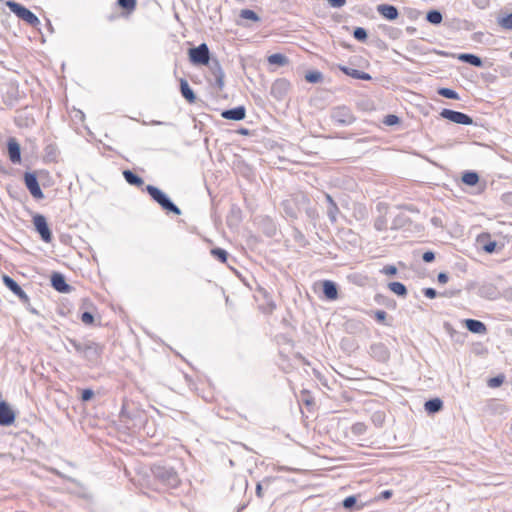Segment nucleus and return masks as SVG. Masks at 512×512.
I'll return each mask as SVG.
<instances>
[{"instance_id": "obj_1", "label": "nucleus", "mask_w": 512, "mask_h": 512, "mask_svg": "<svg viewBox=\"0 0 512 512\" xmlns=\"http://www.w3.org/2000/svg\"><path fill=\"white\" fill-rule=\"evenodd\" d=\"M145 191L167 213L181 215L182 212H181L180 208L161 189H159L158 187L153 186V185H147L145 187Z\"/></svg>"}, {"instance_id": "obj_2", "label": "nucleus", "mask_w": 512, "mask_h": 512, "mask_svg": "<svg viewBox=\"0 0 512 512\" xmlns=\"http://www.w3.org/2000/svg\"><path fill=\"white\" fill-rule=\"evenodd\" d=\"M152 473L158 481L170 488H176L180 484L178 473L172 467L155 465Z\"/></svg>"}, {"instance_id": "obj_3", "label": "nucleus", "mask_w": 512, "mask_h": 512, "mask_svg": "<svg viewBox=\"0 0 512 512\" xmlns=\"http://www.w3.org/2000/svg\"><path fill=\"white\" fill-rule=\"evenodd\" d=\"M6 6L13 14H15L19 19L26 22L30 26L36 27L40 24L39 18L22 4L13 0H8L6 2Z\"/></svg>"}, {"instance_id": "obj_4", "label": "nucleus", "mask_w": 512, "mask_h": 512, "mask_svg": "<svg viewBox=\"0 0 512 512\" xmlns=\"http://www.w3.org/2000/svg\"><path fill=\"white\" fill-rule=\"evenodd\" d=\"M188 55L190 62L195 66H205L212 58L206 43H201L197 47L190 48Z\"/></svg>"}, {"instance_id": "obj_5", "label": "nucleus", "mask_w": 512, "mask_h": 512, "mask_svg": "<svg viewBox=\"0 0 512 512\" xmlns=\"http://www.w3.org/2000/svg\"><path fill=\"white\" fill-rule=\"evenodd\" d=\"M331 119L340 126H349L356 120L351 109L346 106H338L332 109Z\"/></svg>"}, {"instance_id": "obj_6", "label": "nucleus", "mask_w": 512, "mask_h": 512, "mask_svg": "<svg viewBox=\"0 0 512 512\" xmlns=\"http://www.w3.org/2000/svg\"><path fill=\"white\" fill-rule=\"evenodd\" d=\"M32 222L36 232L40 235L41 239L46 243H50L52 241V232L49 228L45 216L42 214H35L33 216Z\"/></svg>"}, {"instance_id": "obj_7", "label": "nucleus", "mask_w": 512, "mask_h": 512, "mask_svg": "<svg viewBox=\"0 0 512 512\" xmlns=\"http://www.w3.org/2000/svg\"><path fill=\"white\" fill-rule=\"evenodd\" d=\"M103 347L91 340H86L83 357L92 365L99 363Z\"/></svg>"}, {"instance_id": "obj_8", "label": "nucleus", "mask_w": 512, "mask_h": 512, "mask_svg": "<svg viewBox=\"0 0 512 512\" xmlns=\"http://www.w3.org/2000/svg\"><path fill=\"white\" fill-rule=\"evenodd\" d=\"M440 116L443 119L449 120L456 124L467 125V126L474 124L473 118L471 116H469L463 112H459V111H455V110H451V109H447V108L443 109L440 112Z\"/></svg>"}, {"instance_id": "obj_9", "label": "nucleus", "mask_w": 512, "mask_h": 512, "mask_svg": "<svg viewBox=\"0 0 512 512\" xmlns=\"http://www.w3.org/2000/svg\"><path fill=\"white\" fill-rule=\"evenodd\" d=\"M205 66L209 68V71L211 75L213 76V79H210V81H214V85L219 89L222 90L224 87V78L225 73L220 65V62L217 58H211L209 63H207Z\"/></svg>"}, {"instance_id": "obj_10", "label": "nucleus", "mask_w": 512, "mask_h": 512, "mask_svg": "<svg viewBox=\"0 0 512 512\" xmlns=\"http://www.w3.org/2000/svg\"><path fill=\"white\" fill-rule=\"evenodd\" d=\"M24 183L30 194L37 200L43 199L44 194L40 188L37 176L35 173L26 172L24 174Z\"/></svg>"}, {"instance_id": "obj_11", "label": "nucleus", "mask_w": 512, "mask_h": 512, "mask_svg": "<svg viewBox=\"0 0 512 512\" xmlns=\"http://www.w3.org/2000/svg\"><path fill=\"white\" fill-rule=\"evenodd\" d=\"M3 283L10 291H12L20 299V301L23 304H29L30 299L28 295L13 278H11L8 275H4Z\"/></svg>"}, {"instance_id": "obj_12", "label": "nucleus", "mask_w": 512, "mask_h": 512, "mask_svg": "<svg viewBox=\"0 0 512 512\" xmlns=\"http://www.w3.org/2000/svg\"><path fill=\"white\" fill-rule=\"evenodd\" d=\"M290 89V83L284 78L277 79L271 86L270 93L276 100H282Z\"/></svg>"}, {"instance_id": "obj_13", "label": "nucleus", "mask_w": 512, "mask_h": 512, "mask_svg": "<svg viewBox=\"0 0 512 512\" xmlns=\"http://www.w3.org/2000/svg\"><path fill=\"white\" fill-rule=\"evenodd\" d=\"M15 421V413L5 401H0V425L10 426Z\"/></svg>"}, {"instance_id": "obj_14", "label": "nucleus", "mask_w": 512, "mask_h": 512, "mask_svg": "<svg viewBox=\"0 0 512 512\" xmlns=\"http://www.w3.org/2000/svg\"><path fill=\"white\" fill-rule=\"evenodd\" d=\"M51 285L60 293H69L72 290V287L66 282L64 275L59 272H54L51 275Z\"/></svg>"}, {"instance_id": "obj_15", "label": "nucleus", "mask_w": 512, "mask_h": 512, "mask_svg": "<svg viewBox=\"0 0 512 512\" xmlns=\"http://www.w3.org/2000/svg\"><path fill=\"white\" fill-rule=\"evenodd\" d=\"M371 356L379 362H386L390 357V352L385 344L374 343L370 346Z\"/></svg>"}, {"instance_id": "obj_16", "label": "nucleus", "mask_w": 512, "mask_h": 512, "mask_svg": "<svg viewBox=\"0 0 512 512\" xmlns=\"http://www.w3.org/2000/svg\"><path fill=\"white\" fill-rule=\"evenodd\" d=\"M477 243L480 245L483 251L488 254L496 252L497 242L491 239L489 233H482L477 237Z\"/></svg>"}, {"instance_id": "obj_17", "label": "nucleus", "mask_w": 512, "mask_h": 512, "mask_svg": "<svg viewBox=\"0 0 512 512\" xmlns=\"http://www.w3.org/2000/svg\"><path fill=\"white\" fill-rule=\"evenodd\" d=\"M7 151L12 163L17 164L21 162V148L15 138H10L8 140Z\"/></svg>"}, {"instance_id": "obj_18", "label": "nucleus", "mask_w": 512, "mask_h": 512, "mask_svg": "<svg viewBox=\"0 0 512 512\" xmlns=\"http://www.w3.org/2000/svg\"><path fill=\"white\" fill-rule=\"evenodd\" d=\"M221 116L227 120L240 121L246 116V109L244 106H237L231 109H226L221 112Z\"/></svg>"}, {"instance_id": "obj_19", "label": "nucleus", "mask_w": 512, "mask_h": 512, "mask_svg": "<svg viewBox=\"0 0 512 512\" xmlns=\"http://www.w3.org/2000/svg\"><path fill=\"white\" fill-rule=\"evenodd\" d=\"M478 294L480 297L495 300L499 297V291L497 287L492 283H484L479 287Z\"/></svg>"}, {"instance_id": "obj_20", "label": "nucleus", "mask_w": 512, "mask_h": 512, "mask_svg": "<svg viewBox=\"0 0 512 512\" xmlns=\"http://www.w3.org/2000/svg\"><path fill=\"white\" fill-rule=\"evenodd\" d=\"M377 12L387 20H395L399 16V11L394 5L380 4L377 6Z\"/></svg>"}, {"instance_id": "obj_21", "label": "nucleus", "mask_w": 512, "mask_h": 512, "mask_svg": "<svg viewBox=\"0 0 512 512\" xmlns=\"http://www.w3.org/2000/svg\"><path fill=\"white\" fill-rule=\"evenodd\" d=\"M323 294L328 300H336L338 298L337 284L331 280H325L322 283Z\"/></svg>"}, {"instance_id": "obj_22", "label": "nucleus", "mask_w": 512, "mask_h": 512, "mask_svg": "<svg viewBox=\"0 0 512 512\" xmlns=\"http://www.w3.org/2000/svg\"><path fill=\"white\" fill-rule=\"evenodd\" d=\"M464 323L465 327L472 333L481 335L485 334L487 331L486 325L480 320L466 319Z\"/></svg>"}, {"instance_id": "obj_23", "label": "nucleus", "mask_w": 512, "mask_h": 512, "mask_svg": "<svg viewBox=\"0 0 512 512\" xmlns=\"http://www.w3.org/2000/svg\"><path fill=\"white\" fill-rule=\"evenodd\" d=\"M342 506L345 510L349 511V512H353V511H360L361 509H363V507L365 506L364 503H358V496L356 495H351V496H348L346 497L343 502H342Z\"/></svg>"}, {"instance_id": "obj_24", "label": "nucleus", "mask_w": 512, "mask_h": 512, "mask_svg": "<svg viewBox=\"0 0 512 512\" xmlns=\"http://www.w3.org/2000/svg\"><path fill=\"white\" fill-rule=\"evenodd\" d=\"M340 70L344 74H346V75H348V76H350V77H352L354 79H360V80H366V81L372 79V77H371V75L369 73H366L364 71H360V70H357V69L349 68V67H346V66H341Z\"/></svg>"}, {"instance_id": "obj_25", "label": "nucleus", "mask_w": 512, "mask_h": 512, "mask_svg": "<svg viewBox=\"0 0 512 512\" xmlns=\"http://www.w3.org/2000/svg\"><path fill=\"white\" fill-rule=\"evenodd\" d=\"M297 200L298 197L295 199H287L282 203L285 214L293 219L298 217L299 209L295 207Z\"/></svg>"}, {"instance_id": "obj_26", "label": "nucleus", "mask_w": 512, "mask_h": 512, "mask_svg": "<svg viewBox=\"0 0 512 512\" xmlns=\"http://www.w3.org/2000/svg\"><path fill=\"white\" fill-rule=\"evenodd\" d=\"M180 92L189 103L196 101V95L185 79H180Z\"/></svg>"}, {"instance_id": "obj_27", "label": "nucleus", "mask_w": 512, "mask_h": 512, "mask_svg": "<svg viewBox=\"0 0 512 512\" xmlns=\"http://www.w3.org/2000/svg\"><path fill=\"white\" fill-rule=\"evenodd\" d=\"M443 408V401L440 398H432L425 402L424 409L428 414H435Z\"/></svg>"}, {"instance_id": "obj_28", "label": "nucleus", "mask_w": 512, "mask_h": 512, "mask_svg": "<svg viewBox=\"0 0 512 512\" xmlns=\"http://www.w3.org/2000/svg\"><path fill=\"white\" fill-rule=\"evenodd\" d=\"M458 59L460 61L470 64L474 67H482L483 66V60L475 54L462 53V54H459Z\"/></svg>"}, {"instance_id": "obj_29", "label": "nucleus", "mask_w": 512, "mask_h": 512, "mask_svg": "<svg viewBox=\"0 0 512 512\" xmlns=\"http://www.w3.org/2000/svg\"><path fill=\"white\" fill-rule=\"evenodd\" d=\"M123 177L132 186L141 187L144 184V180L131 170H124Z\"/></svg>"}, {"instance_id": "obj_30", "label": "nucleus", "mask_w": 512, "mask_h": 512, "mask_svg": "<svg viewBox=\"0 0 512 512\" xmlns=\"http://www.w3.org/2000/svg\"><path fill=\"white\" fill-rule=\"evenodd\" d=\"M410 223L409 217L404 213H399L395 216V218L392 221L391 229L398 230L405 226H407Z\"/></svg>"}, {"instance_id": "obj_31", "label": "nucleus", "mask_w": 512, "mask_h": 512, "mask_svg": "<svg viewBox=\"0 0 512 512\" xmlns=\"http://www.w3.org/2000/svg\"><path fill=\"white\" fill-rule=\"evenodd\" d=\"M388 288L399 297H406L408 294L406 286L401 282H390Z\"/></svg>"}, {"instance_id": "obj_32", "label": "nucleus", "mask_w": 512, "mask_h": 512, "mask_svg": "<svg viewBox=\"0 0 512 512\" xmlns=\"http://www.w3.org/2000/svg\"><path fill=\"white\" fill-rule=\"evenodd\" d=\"M426 20L430 24L439 25L442 22V20H443V16H442V13L439 10L432 9V10L427 12Z\"/></svg>"}, {"instance_id": "obj_33", "label": "nucleus", "mask_w": 512, "mask_h": 512, "mask_svg": "<svg viewBox=\"0 0 512 512\" xmlns=\"http://www.w3.org/2000/svg\"><path fill=\"white\" fill-rule=\"evenodd\" d=\"M462 181L468 186H475L479 182V175L474 171H467L463 173Z\"/></svg>"}, {"instance_id": "obj_34", "label": "nucleus", "mask_w": 512, "mask_h": 512, "mask_svg": "<svg viewBox=\"0 0 512 512\" xmlns=\"http://www.w3.org/2000/svg\"><path fill=\"white\" fill-rule=\"evenodd\" d=\"M268 63L271 65L284 66L288 63V58L281 53H275L268 57Z\"/></svg>"}, {"instance_id": "obj_35", "label": "nucleus", "mask_w": 512, "mask_h": 512, "mask_svg": "<svg viewBox=\"0 0 512 512\" xmlns=\"http://www.w3.org/2000/svg\"><path fill=\"white\" fill-rule=\"evenodd\" d=\"M437 93L440 96L447 98V99H453V100L460 99L459 94L455 90L450 89V88H446V87L439 88Z\"/></svg>"}, {"instance_id": "obj_36", "label": "nucleus", "mask_w": 512, "mask_h": 512, "mask_svg": "<svg viewBox=\"0 0 512 512\" xmlns=\"http://www.w3.org/2000/svg\"><path fill=\"white\" fill-rule=\"evenodd\" d=\"M211 254L214 258L219 260L221 263H225L227 261L228 253L226 250H224L222 248H213L211 250Z\"/></svg>"}, {"instance_id": "obj_37", "label": "nucleus", "mask_w": 512, "mask_h": 512, "mask_svg": "<svg viewBox=\"0 0 512 512\" xmlns=\"http://www.w3.org/2000/svg\"><path fill=\"white\" fill-rule=\"evenodd\" d=\"M117 3L122 9L130 13L135 10L137 0H117Z\"/></svg>"}, {"instance_id": "obj_38", "label": "nucleus", "mask_w": 512, "mask_h": 512, "mask_svg": "<svg viewBox=\"0 0 512 512\" xmlns=\"http://www.w3.org/2000/svg\"><path fill=\"white\" fill-rule=\"evenodd\" d=\"M240 17L243 19L254 21V22H257L260 20V17L253 10H250V9L241 10Z\"/></svg>"}, {"instance_id": "obj_39", "label": "nucleus", "mask_w": 512, "mask_h": 512, "mask_svg": "<svg viewBox=\"0 0 512 512\" xmlns=\"http://www.w3.org/2000/svg\"><path fill=\"white\" fill-rule=\"evenodd\" d=\"M339 212V208L336 203H332L327 207V216L332 223H335L337 220V214Z\"/></svg>"}, {"instance_id": "obj_40", "label": "nucleus", "mask_w": 512, "mask_h": 512, "mask_svg": "<svg viewBox=\"0 0 512 512\" xmlns=\"http://www.w3.org/2000/svg\"><path fill=\"white\" fill-rule=\"evenodd\" d=\"M322 78H323V75L319 71L308 72L305 75V79L309 83H318L322 80Z\"/></svg>"}, {"instance_id": "obj_41", "label": "nucleus", "mask_w": 512, "mask_h": 512, "mask_svg": "<svg viewBox=\"0 0 512 512\" xmlns=\"http://www.w3.org/2000/svg\"><path fill=\"white\" fill-rule=\"evenodd\" d=\"M353 36L356 40L360 42L366 41L368 34L365 28L363 27H356L353 31Z\"/></svg>"}, {"instance_id": "obj_42", "label": "nucleus", "mask_w": 512, "mask_h": 512, "mask_svg": "<svg viewBox=\"0 0 512 512\" xmlns=\"http://www.w3.org/2000/svg\"><path fill=\"white\" fill-rule=\"evenodd\" d=\"M68 342L70 343V345L75 349V351L79 354H81L83 356V352H84V347H85V344H86V340L81 342V341H78L76 339H72V338H69L68 339Z\"/></svg>"}, {"instance_id": "obj_43", "label": "nucleus", "mask_w": 512, "mask_h": 512, "mask_svg": "<svg viewBox=\"0 0 512 512\" xmlns=\"http://www.w3.org/2000/svg\"><path fill=\"white\" fill-rule=\"evenodd\" d=\"M498 24L504 29L512 30V13L501 17L498 20Z\"/></svg>"}, {"instance_id": "obj_44", "label": "nucleus", "mask_w": 512, "mask_h": 512, "mask_svg": "<svg viewBox=\"0 0 512 512\" xmlns=\"http://www.w3.org/2000/svg\"><path fill=\"white\" fill-rule=\"evenodd\" d=\"M374 228L377 231H384L387 229V219L385 216H379L374 221Z\"/></svg>"}, {"instance_id": "obj_45", "label": "nucleus", "mask_w": 512, "mask_h": 512, "mask_svg": "<svg viewBox=\"0 0 512 512\" xmlns=\"http://www.w3.org/2000/svg\"><path fill=\"white\" fill-rule=\"evenodd\" d=\"M505 380L504 375H497L495 377H492L488 380L487 384L490 388H497L503 384Z\"/></svg>"}, {"instance_id": "obj_46", "label": "nucleus", "mask_w": 512, "mask_h": 512, "mask_svg": "<svg viewBox=\"0 0 512 512\" xmlns=\"http://www.w3.org/2000/svg\"><path fill=\"white\" fill-rule=\"evenodd\" d=\"M371 420L375 426L381 427L385 421V415L383 412L377 411L371 416Z\"/></svg>"}, {"instance_id": "obj_47", "label": "nucleus", "mask_w": 512, "mask_h": 512, "mask_svg": "<svg viewBox=\"0 0 512 512\" xmlns=\"http://www.w3.org/2000/svg\"><path fill=\"white\" fill-rule=\"evenodd\" d=\"M271 483V478H264L261 482H258L256 485V495L258 498H263V485L268 486Z\"/></svg>"}, {"instance_id": "obj_48", "label": "nucleus", "mask_w": 512, "mask_h": 512, "mask_svg": "<svg viewBox=\"0 0 512 512\" xmlns=\"http://www.w3.org/2000/svg\"><path fill=\"white\" fill-rule=\"evenodd\" d=\"M366 425L362 422H357L355 424L352 425L351 427V431L353 434L355 435H362L366 432Z\"/></svg>"}, {"instance_id": "obj_49", "label": "nucleus", "mask_w": 512, "mask_h": 512, "mask_svg": "<svg viewBox=\"0 0 512 512\" xmlns=\"http://www.w3.org/2000/svg\"><path fill=\"white\" fill-rule=\"evenodd\" d=\"M400 122V118L394 114H388L384 117L383 123L387 126H393Z\"/></svg>"}, {"instance_id": "obj_50", "label": "nucleus", "mask_w": 512, "mask_h": 512, "mask_svg": "<svg viewBox=\"0 0 512 512\" xmlns=\"http://www.w3.org/2000/svg\"><path fill=\"white\" fill-rule=\"evenodd\" d=\"M80 319L85 325H92L94 323V315L89 311H84Z\"/></svg>"}, {"instance_id": "obj_51", "label": "nucleus", "mask_w": 512, "mask_h": 512, "mask_svg": "<svg viewBox=\"0 0 512 512\" xmlns=\"http://www.w3.org/2000/svg\"><path fill=\"white\" fill-rule=\"evenodd\" d=\"M380 272L387 276H394L397 274V268L394 265H386L380 270Z\"/></svg>"}, {"instance_id": "obj_52", "label": "nucleus", "mask_w": 512, "mask_h": 512, "mask_svg": "<svg viewBox=\"0 0 512 512\" xmlns=\"http://www.w3.org/2000/svg\"><path fill=\"white\" fill-rule=\"evenodd\" d=\"M384 31L389 35L390 38L396 39L400 36L401 31L398 28L384 27Z\"/></svg>"}, {"instance_id": "obj_53", "label": "nucleus", "mask_w": 512, "mask_h": 512, "mask_svg": "<svg viewBox=\"0 0 512 512\" xmlns=\"http://www.w3.org/2000/svg\"><path fill=\"white\" fill-rule=\"evenodd\" d=\"M94 396V391L92 389H83L81 393V400L87 402L91 400Z\"/></svg>"}, {"instance_id": "obj_54", "label": "nucleus", "mask_w": 512, "mask_h": 512, "mask_svg": "<svg viewBox=\"0 0 512 512\" xmlns=\"http://www.w3.org/2000/svg\"><path fill=\"white\" fill-rule=\"evenodd\" d=\"M422 292H423L424 296L429 299H434L438 295L437 291L434 288H430V287L424 288L422 290Z\"/></svg>"}, {"instance_id": "obj_55", "label": "nucleus", "mask_w": 512, "mask_h": 512, "mask_svg": "<svg viewBox=\"0 0 512 512\" xmlns=\"http://www.w3.org/2000/svg\"><path fill=\"white\" fill-rule=\"evenodd\" d=\"M374 316H375V319H376L378 322L385 323V320H386V318H387V313H386L384 310H377V311L374 313Z\"/></svg>"}, {"instance_id": "obj_56", "label": "nucleus", "mask_w": 512, "mask_h": 512, "mask_svg": "<svg viewBox=\"0 0 512 512\" xmlns=\"http://www.w3.org/2000/svg\"><path fill=\"white\" fill-rule=\"evenodd\" d=\"M434 259H435V253L432 251H426L422 255V260L426 263H430V262L434 261Z\"/></svg>"}, {"instance_id": "obj_57", "label": "nucleus", "mask_w": 512, "mask_h": 512, "mask_svg": "<svg viewBox=\"0 0 512 512\" xmlns=\"http://www.w3.org/2000/svg\"><path fill=\"white\" fill-rule=\"evenodd\" d=\"M331 7L341 8L346 4V0H326Z\"/></svg>"}, {"instance_id": "obj_58", "label": "nucleus", "mask_w": 512, "mask_h": 512, "mask_svg": "<svg viewBox=\"0 0 512 512\" xmlns=\"http://www.w3.org/2000/svg\"><path fill=\"white\" fill-rule=\"evenodd\" d=\"M437 280H438V282H439V283H441V284H445V283H447V282H448V280H449V276H448V274H447V273H445V272H440V273L438 274V276H437Z\"/></svg>"}, {"instance_id": "obj_59", "label": "nucleus", "mask_w": 512, "mask_h": 512, "mask_svg": "<svg viewBox=\"0 0 512 512\" xmlns=\"http://www.w3.org/2000/svg\"><path fill=\"white\" fill-rule=\"evenodd\" d=\"M502 296L505 300L512 302V287L505 289Z\"/></svg>"}, {"instance_id": "obj_60", "label": "nucleus", "mask_w": 512, "mask_h": 512, "mask_svg": "<svg viewBox=\"0 0 512 512\" xmlns=\"http://www.w3.org/2000/svg\"><path fill=\"white\" fill-rule=\"evenodd\" d=\"M391 496H392L391 490H384L380 494V498H382V499H389Z\"/></svg>"}, {"instance_id": "obj_61", "label": "nucleus", "mask_w": 512, "mask_h": 512, "mask_svg": "<svg viewBox=\"0 0 512 512\" xmlns=\"http://www.w3.org/2000/svg\"><path fill=\"white\" fill-rule=\"evenodd\" d=\"M326 201L328 202V205H331L332 203H335L332 196L330 194H325Z\"/></svg>"}, {"instance_id": "obj_62", "label": "nucleus", "mask_w": 512, "mask_h": 512, "mask_svg": "<svg viewBox=\"0 0 512 512\" xmlns=\"http://www.w3.org/2000/svg\"><path fill=\"white\" fill-rule=\"evenodd\" d=\"M239 133L242 134V135H248L249 134V130L246 129V128H242L239 130Z\"/></svg>"}, {"instance_id": "obj_63", "label": "nucleus", "mask_w": 512, "mask_h": 512, "mask_svg": "<svg viewBox=\"0 0 512 512\" xmlns=\"http://www.w3.org/2000/svg\"><path fill=\"white\" fill-rule=\"evenodd\" d=\"M432 223H433L435 226H438V225H439V223H440V219H439V218H437V217H434V218H432Z\"/></svg>"}, {"instance_id": "obj_64", "label": "nucleus", "mask_w": 512, "mask_h": 512, "mask_svg": "<svg viewBox=\"0 0 512 512\" xmlns=\"http://www.w3.org/2000/svg\"><path fill=\"white\" fill-rule=\"evenodd\" d=\"M300 199H301L302 202L308 201V199L304 195H300Z\"/></svg>"}]
</instances>
